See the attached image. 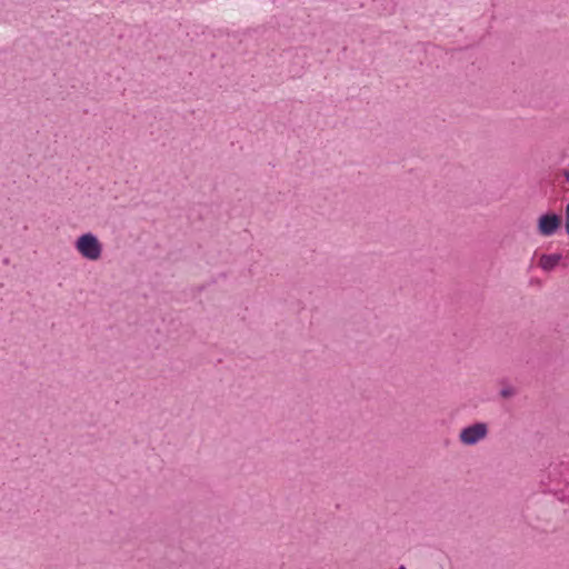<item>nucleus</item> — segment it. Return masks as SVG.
<instances>
[{
    "label": "nucleus",
    "instance_id": "1",
    "mask_svg": "<svg viewBox=\"0 0 569 569\" xmlns=\"http://www.w3.org/2000/svg\"><path fill=\"white\" fill-rule=\"evenodd\" d=\"M74 249L87 261H98L103 253V244L92 232L81 233L74 240Z\"/></svg>",
    "mask_w": 569,
    "mask_h": 569
},
{
    "label": "nucleus",
    "instance_id": "4",
    "mask_svg": "<svg viewBox=\"0 0 569 569\" xmlns=\"http://www.w3.org/2000/svg\"><path fill=\"white\" fill-rule=\"evenodd\" d=\"M561 254L560 253H553V254H542L539 259V266L545 270V271H551L552 269H555L558 263L560 262L561 260Z\"/></svg>",
    "mask_w": 569,
    "mask_h": 569
},
{
    "label": "nucleus",
    "instance_id": "7",
    "mask_svg": "<svg viewBox=\"0 0 569 569\" xmlns=\"http://www.w3.org/2000/svg\"><path fill=\"white\" fill-rule=\"evenodd\" d=\"M398 569H407L405 566H400Z\"/></svg>",
    "mask_w": 569,
    "mask_h": 569
},
{
    "label": "nucleus",
    "instance_id": "3",
    "mask_svg": "<svg viewBox=\"0 0 569 569\" xmlns=\"http://www.w3.org/2000/svg\"><path fill=\"white\" fill-rule=\"evenodd\" d=\"M560 217L556 213L542 214L538 219V231L543 237L552 236L560 227Z\"/></svg>",
    "mask_w": 569,
    "mask_h": 569
},
{
    "label": "nucleus",
    "instance_id": "2",
    "mask_svg": "<svg viewBox=\"0 0 569 569\" xmlns=\"http://www.w3.org/2000/svg\"><path fill=\"white\" fill-rule=\"evenodd\" d=\"M489 435V426L486 422H476L462 428L458 439L462 446L472 447L483 441Z\"/></svg>",
    "mask_w": 569,
    "mask_h": 569
},
{
    "label": "nucleus",
    "instance_id": "6",
    "mask_svg": "<svg viewBox=\"0 0 569 569\" xmlns=\"http://www.w3.org/2000/svg\"><path fill=\"white\" fill-rule=\"evenodd\" d=\"M501 393H502V396H503V397L509 396V392H508V391H506V390H502V392H501Z\"/></svg>",
    "mask_w": 569,
    "mask_h": 569
},
{
    "label": "nucleus",
    "instance_id": "5",
    "mask_svg": "<svg viewBox=\"0 0 569 569\" xmlns=\"http://www.w3.org/2000/svg\"><path fill=\"white\" fill-rule=\"evenodd\" d=\"M566 231L569 234V201L566 207Z\"/></svg>",
    "mask_w": 569,
    "mask_h": 569
}]
</instances>
